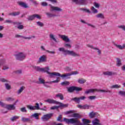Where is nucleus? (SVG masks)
<instances>
[{
	"label": "nucleus",
	"mask_w": 125,
	"mask_h": 125,
	"mask_svg": "<svg viewBox=\"0 0 125 125\" xmlns=\"http://www.w3.org/2000/svg\"><path fill=\"white\" fill-rule=\"evenodd\" d=\"M33 69L34 70H36V71H38V72H42L43 73H47L48 75L49 78H54V76L56 77H61L62 78V75L59 72H50L49 68L48 67H46L45 68H41L40 66H32Z\"/></svg>",
	"instance_id": "f257e3e1"
},
{
	"label": "nucleus",
	"mask_w": 125,
	"mask_h": 125,
	"mask_svg": "<svg viewBox=\"0 0 125 125\" xmlns=\"http://www.w3.org/2000/svg\"><path fill=\"white\" fill-rule=\"evenodd\" d=\"M59 51L62 52L64 56H67V55H70L73 56V57H80V53H76L73 50H66L63 47H60L59 48Z\"/></svg>",
	"instance_id": "f03ea898"
},
{
	"label": "nucleus",
	"mask_w": 125,
	"mask_h": 125,
	"mask_svg": "<svg viewBox=\"0 0 125 125\" xmlns=\"http://www.w3.org/2000/svg\"><path fill=\"white\" fill-rule=\"evenodd\" d=\"M63 121H65L66 124H67L68 125H74H74H82V123H81L80 121L77 119H67L64 118Z\"/></svg>",
	"instance_id": "7ed1b4c3"
},
{
	"label": "nucleus",
	"mask_w": 125,
	"mask_h": 125,
	"mask_svg": "<svg viewBox=\"0 0 125 125\" xmlns=\"http://www.w3.org/2000/svg\"><path fill=\"white\" fill-rule=\"evenodd\" d=\"M45 102H47V103H49V104H57L58 105H60L61 107H63V108H66V107H68V104H64L63 103H62L59 102H57L53 99H48L45 100Z\"/></svg>",
	"instance_id": "20e7f679"
},
{
	"label": "nucleus",
	"mask_w": 125,
	"mask_h": 125,
	"mask_svg": "<svg viewBox=\"0 0 125 125\" xmlns=\"http://www.w3.org/2000/svg\"><path fill=\"white\" fill-rule=\"evenodd\" d=\"M95 91H99V92H102L103 93H105L106 92H110V91H108L107 90H103V89H90L85 92V93L86 94H88V93H93V92H95Z\"/></svg>",
	"instance_id": "39448f33"
},
{
	"label": "nucleus",
	"mask_w": 125,
	"mask_h": 125,
	"mask_svg": "<svg viewBox=\"0 0 125 125\" xmlns=\"http://www.w3.org/2000/svg\"><path fill=\"white\" fill-rule=\"evenodd\" d=\"M60 80L61 79L60 77H57L56 80H54L53 81L45 82L44 83H43V84L45 87H49L50 86L47 83H49L50 84H51V83H59V82H60Z\"/></svg>",
	"instance_id": "423d86ee"
},
{
	"label": "nucleus",
	"mask_w": 125,
	"mask_h": 125,
	"mask_svg": "<svg viewBox=\"0 0 125 125\" xmlns=\"http://www.w3.org/2000/svg\"><path fill=\"white\" fill-rule=\"evenodd\" d=\"M53 116V113H52L46 114L45 115H43V116L41 118V120L43 122H46L48 121V120H49L50 119H51Z\"/></svg>",
	"instance_id": "0eeeda50"
},
{
	"label": "nucleus",
	"mask_w": 125,
	"mask_h": 125,
	"mask_svg": "<svg viewBox=\"0 0 125 125\" xmlns=\"http://www.w3.org/2000/svg\"><path fill=\"white\" fill-rule=\"evenodd\" d=\"M72 1L76 4H81L82 5H85L88 3L87 0H72Z\"/></svg>",
	"instance_id": "6e6552de"
},
{
	"label": "nucleus",
	"mask_w": 125,
	"mask_h": 125,
	"mask_svg": "<svg viewBox=\"0 0 125 125\" xmlns=\"http://www.w3.org/2000/svg\"><path fill=\"white\" fill-rule=\"evenodd\" d=\"M78 74H79L78 71H73L70 73H66L62 75V79H70V77H69L70 76H72L73 75H78Z\"/></svg>",
	"instance_id": "1a4fd4ad"
},
{
	"label": "nucleus",
	"mask_w": 125,
	"mask_h": 125,
	"mask_svg": "<svg viewBox=\"0 0 125 125\" xmlns=\"http://www.w3.org/2000/svg\"><path fill=\"white\" fill-rule=\"evenodd\" d=\"M15 57L17 60H23V59H25V57H26V54L23 53H19L15 55Z\"/></svg>",
	"instance_id": "9d476101"
},
{
	"label": "nucleus",
	"mask_w": 125,
	"mask_h": 125,
	"mask_svg": "<svg viewBox=\"0 0 125 125\" xmlns=\"http://www.w3.org/2000/svg\"><path fill=\"white\" fill-rule=\"evenodd\" d=\"M67 91L68 92H73V91L76 90V91H81L83 88L79 87L71 86L67 87Z\"/></svg>",
	"instance_id": "9b49d317"
},
{
	"label": "nucleus",
	"mask_w": 125,
	"mask_h": 125,
	"mask_svg": "<svg viewBox=\"0 0 125 125\" xmlns=\"http://www.w3.org/2000/svg\"><path fill=\"white\" fill-rule=\"evenodd\" d=\"M85 98H86L85 96H83L80 97L79 98H78V97L73 98L71 99V100H72L73 101H74L75 102H76L78 104H80L81 102V100H84Z\"/></svg>",
	"instance_id": "f8f14e48"
},
{
	"label": "nucleus",
	"mask_w": 125,
	"mask_h": 125,
	"mask_svg": "<svg viewBox=\"0 0 125 125\" xmlns=\"http://www.w3.org/2000/svg\"><path fill=\"white\" fill-rule=\"evenodd\" d=\"M50 6V11H55V12H60L62 11V9L58 7L53 6L51 5H49Z\"/></svg>",
	"instance_id": "ddd939ff"
},
{
	"label": "nucleus",
	"mask_w": 125,
	"mask_h": 125,
	"mask_svg": "<svg viewBox=\"0 0 125 125\" xmlns=\"http://www.w3.org/2000/svg\"><path fill=\"white\" fill-rule=\"evenodd\" d=\"M47 61V56L45 55L40 56L39 59V63H45Z\"/></svg>",
	"instance_id": "4468645a"
},
{
	"label": "nucleus",
	"mask_w": 125,
	"mask_h": 125,
	"mask_svg": "<svg viewBox=\"0 0 125 125\" xmlns=\"http://www.w3.org/2000/svg\"><path fill=\"white\" fill-rule=\"evenodd\" d=\"M0 66H3V70H8L9 67L5 64V61L4 60H0Z\"/></svg>",
	"instance_id": "2eb2a0df"
},
{
	"label": "nucleus",
	"mask_w": 125,
	"mask_h": 125,
	"mask_svg": "<svg viewBox=\"0 0 125 125\" xmlns=\"http://www.w3.org/2000/svg\"><path fill=\"white\" fill-rule=\"evenodd\" d=\"M59 37L60 38H61V39L63 40L65 42H70V39H69V37H68V36L63 35H60Z\"/></svg>",
	"instance_id": "dca6fc26"
},
{
	"label": "nucleus",
	"mask_w": 125,
	"mask_h": 125,
	"mask_svg": "<svg viewBox=\"0 0 125 125\" xmlns=\"http://www.w3.org/2000/svg\"><path fill=\"white\" fill-rule=\"evenodd\" d=\"M5 109L10 110H15V104H5Z\"/></svg>",
	"instance_id": "f3484780"
},
{
	"label": "nucleus",
	"mask_w": 125,
	"mask_h": 125,
	"mask_svg": "<svg viewBox=\"0 0 125 125\" xmlns=\"http://www.w3.org/2000/svg\"><path fill=\"white\" fill-rule=\"evenodd\" d=\"M96 17L98 19H105V16L103 13H99L96 15Z\"/></svg>",
	"instance_id": "a211bd4d"
},
{
	"label": "nucleus",
	"mask_w": 125,
	"mask_h": 125,
	"mask_svg": "<svg viewBox=\"0 0 125 125\" xmlns=\"http://www.w3.org/2000/svg\"><path fill=\"white\" fill-rule=\"evenodd\" d=\"M91 13H93V14H97L98 13V10L95 8L94 6H91L90 8Z\"/></svg>",
	"instance_id": "6ab92c4d"
},
{
	"label": "nucleus",
	"mask_w": 125,
	"mask_h": 125,
	"mask_svg": "<svg viewBox=\"0 0 125 125\" xmlns=\"http://www.w3.org/2000/svg\"><path fill=\"white\" fill-rule=\"evenodd\" d=\"M49 38L52 40V41H54L55 42H58V41H57V39L56 38H55V35H53V34H51L49 35Z\"/></svg>",
	"instance_id": "aec40b11"
},
{
	"label": "nucleus",
	"mask_w": 125,
	"mask_h": 125,
	"mask_svg": "<svg viewBox=\"0 0 125 125\" xmlns=\"http://www.w3.org/2000/svg\"><path fill=\"white\" fill-rule=\"evenodd\" d=\"M103 74L105 76H113V75H115V73L111 71H104Z\"/></svg>",
	"instance_id": "412c9836"
},
{
	"label": "nucleus",
	"mask_w": 125,
	"mask_h": 125,
	"mask_svg": "<svg viewBox=\"0 0 125 125\" xmlns=\"http://www.w3.org/2000/svg\"><path fill=\"white\" fill-rule=\"evenodd\" d=\"M19 4L21 6V7H23V8H27L28 7V5H27L26 3L23 2H19Z\"/></svg>",
	"instance_id": "4be33fe9"
},
{
	"label": "nucleus",
	"mask_w": 125,
	"mask_h": 125,
	"mask_svg": "<svg viewBox=\"0 0 125 125\" xmlns=\"http://www.w3.org/2000/svg\"><path fill=\"white\" fill-rule=\"evenodd\" d=\"M93 5L95 7V8H97L98 9H99V8H100V6H101V5H100V3L97 2H94L93 3Z\"/></svg>",
	"instance_id": "5701e85b"
},
{
	"label": "nucleus",
	"mask_w": 125,
	"mask_h": 125,
	"mask_svg": "<svg viewBox=\"0 0 125 125\" xmlns=\"http://www.w3.org/2000/svg\"><path fill=\"white\" fill-rule=\"evenodd\" d=\"M20 116L15 115L10 118V120L12 122H14V121H16L17 120H19V119H20Z\"/></svg>",
	"instance_id": "b1692460"
},
{
	"label": "nucleus",
	"mask_w": 125,
	"mask_h": 125,
	"mask_svg": "<svg viewBox=\"0 0 125 125\" xmlns=\"http://www.w3.org/2000/svg\"><path fill=\"white\" fill-rule=\"evenodd\" d=\"M35 38H36V36H31L29 37H25L21 36V38L24 39V40H31V39H35Z\"/></svg>",
	"instance_id": "393cba45"
},
{
	"label": "nucleus",
	"mask_w": 125,
	"mask_h": 125,
	"mask_svg": "<svg viewBox=\"0 0 125 125\" xmlns=\"http://www.w3.org/2000/svg\"><path fill=\"white\" fill-rule=\"evenodd\" d=\"M41 115V113H35L31 115L32 118H35L36 120H39V115Z\"/></svg>",
	"instance_id": "a878e982"
},
{
	"label": "nucleus",
	"mask_w": 125,
	"mask_h": 125,
	"mask_svg": "<svg viewBox=\"0 0 125 125\" xmlns=\"http://www.w3.org/2000/svg\"><path fill=\"white\" fill-rule=\"evenodd\" d=\"M85 82H86V80H85V79H83V78L79 79L78 80V83H81V84L84 83H85Z\"/></svg>",
	"instance_id": "bb28decb"
},
{
	"label": "nucleus",
	"mask_w": 125,
	"mask_h": 125,
	"mask_svg": "<svg viewBox=\"0 0 125 125\" xmlns=\"http://www.w3.org/2000/svg\"><path fill=\"white\" fill-rule=\"evenodd\" d=\"M56 97H59L61 100H64V97L62 93H59L56 95Z\"/></svg>",
	"instance_id": "cd10ccee"
},
{
	"label": "nucleus",
	"mask_w": 125,
	"mask_h": 125,
	"mask_svg": "<svg viewBox=\"0 0 125 125\" xmlns=\"http://www.w3.org/2000/svg\"><path fill=\"white\" fill-rule=\"evenodd\" d=\"M25 89L24 86H21L20 88V89L18 90L17 93L18 94H21V92Z\"/></svg>",
	"instance_id": "c85d7f7f"
},
{
	"label": "nucleus",
	"mask_w": 125,
	"mask_h": 125,
	"mask_svg": "<svg viewBox=\"0 0 125 125\" xmlns=\"http://www.w3.org/2000/svg\"><path fill=\"white\" fill-rule=\"evenodd\" d=\"M20 14V12H15L13 13H11L9 14V15H11L12 16H17Z\"/></svg>",
	"instance_id": "c756f323"
},
{
	"label": "nucleus",
	"mask_w": 125,
	"mask_h": 125,
	"mask_svg": "<svg viewBox=\"0 0 125 125\" xmlns=\"http://www.w3.org/2000/svg\"><path fill=\"white\" fill-rule=\"evenodd\" d=\"M116 66L117 67H120V66H122V62L120 59H117Z\"/></svg>",
	"instance_id": "7c9ffc66"
},
{
	"label": "nucleus",
	"mask_w": 125,
	"mask_h": 125,
	"mask_svg": "<svg viewBox=\"0 0 125 125\" xmlns=\"http://www.w3.org/2000/svg\"><path fill=\"white\" fill-rule=\"evenodd\" d=\"M35 105H36L33 106L34 110H40L41 107H40V104L39 103H36Z\"/></svg>",
	"instance_id": "2f4dec72"
},
{
	"label": "nucleus",
	"mask_w": 125,
	"mask_h": 125,
	"mask_svg": "<svg viewBox=\"0 0 125 125\" xmlns=\"http://www.w3.org/2000/svg\"><path fill=\"white\" fill-rule=\"evenodd\" d=\"M35 105H36L33 106L34 110H40L41 107H40V104L39 103H36Z\"/></svg>",
	"instance_id": "473e14b6"
},
{
	"label": "nucleus",
	"mask_w": 125,
	"mask_h": 125,
	"mask_svg": "<svg viewBox=\"0 0 125 125\" xmlns=\"http://www.w3.org/2000/svg\"><path fill=\"white\" fill-rule=\"evenodd\" d=\"M64 46L65 47H67V48H72V44H71V43H65L64 44Z\"/></svg>",
	"instance_id": "72a5a7b5"
},
{
	"label": "nucleus",
	"mask_w": 125,
	"mask_h": 125,
	"mask_svg": "<svg viewBox=\"0 0 125 125\" xmlns=\"http://www.w3.org/2000/svg\"><path fill=\"white\" fill-rule=\"evenodd\" d=\"M118 94H119V95H120V96H124V97H125V91H123V90L119 91L118 92Z\"/></svg>",
	"instance_id": "f704fd0d"
},
{
	"label": "nucleus",
	"mask_w": 125,
	"mask_h": 125,
	"mask_svg": "<svg viewBox=\"0 0 125 125\" xmlns=\"http://www.w3.org/2000/svg\"><path fill=\"white\" fill-rule=\"evenodd\" d=\"M72 118H81V115L78 113H74L71 115Z\"/></svg>",
	"instance_id": "c9c22d12"
},
{
	"label": "nucleus",
	"mask_w": 125,
	"mask_h": 125,
	"mask_svg": "<svg viewBox=\"0 0 125 125\" xmlns=\"http://www.w3.org/2000/svg\"><path fill=\"white\" fill-rule=\"evenodd\" d=\"M47 16H48V17H55L56 16H57V15H54L53 14H51L50 13H46Z\"/></svg>",
	"instance_id": "e433bc0d"
},
{
	"label": "nucleus",
	"mask_w": 125,
	"mask_h": 125,
	"mask_svg": "<svg viewBox=\"0 0 125 125\" xmlns=\"http://www.w3.org/2000/svg\"><path fill=\"white\" fill-rule=\"evenodd\" d=\"M39 83H41L42 84H43L45 83L44 80H43V79L41 77L39 78Z\"/></svg>",
	"instance_id": "4c0bfd02"
},
{
	"label": "nucleus",
	"mask_w": 125,
	"mask_h": 125,
	"mask_svg": "<svg viewBox=\"0 0 125 125\" xmlns=\"http://www.w3.org/2000/svg\"><path fill=\"white\" fill-rule=\"evenodd\" d=\"M82 10L83 11H84L85 12H86L87 13H89V14L91 13V11H90V10L86 8H84L82 9Z\"/></svg>",
	"instance_id": "58836bf2"
},
{
	"label": "nucleus",
	"mask_w": 125,
	"mask_h": 125,
	"mask_svg": "<svg viewBox=\"0 0 125 125\" xmlns=\"http://www.w3.org/2000/svg\"><path fill=\"white\" fill-rule=\"evenodd\" d=\"M121 87V85L115 84L111 86V88H120Z\"/></svg>",
	"instance_id": "ea45409f"
},
{
	"label": "nucleus",
	"mask_w": 125,
	"mask_h": 125,
	"mask_svg": "<svg viewBox=\"0 0 125 125\" xmlns=\"http://www.w3.org/2000/svg\"><path fill=\"white\" fill-rule=\"evenodd\" d=\"M27 19L29 21L34 20V19H35V16H34V15L28 16V18H27Z\"/></svg>",
	"instance_id": "a19ab883"
},
{
	"label": "nucleus",
	"mask_w": 125,
	"mask_h": 125,
	"mask_svg": "<svg viewBox=\"0 0 125 125\" xmlns=\"http://www.w3.org/2000/svg\"><path fill=\"white\" fill-rule=\"evenodd\" d=\"M5 86L6 89H7V90H9V89H11V86H10L8 83H5Z\"/></svg>",
	"instance_id": "79ce46f5"
},
{
	"label": "nucleus",
	"mask_w": 125,
	"mask_h": 125,
	"mask_svg": "<svg viewBox=\"0 0 125 125\" xmlns=\"http://www.w3.org/2000/svg\"><path fill=\"white\" fill-rule=\"evenodd\" d=\"M27 109H29V110H30L31 111H34V106L31 105H27Z\"/></svg>",
	"instance_id": "37998d69"
},
{
	"label": "nucleus",
	"mask_w": 125,
	"mask_h": 125,
	"mask_svg": "<svg viewBox=\"0 0 125 125\" xmlns=\"http://www.w3.org/2000/svg\"><path fill=\"white\" fill-rule=\"evenodd\" d=\"M36 24H37V26H39V27H43V23H42L41 21L36 22Z\"/></svg>",
	"instance_id": "c03bdc74"
},
{
	"label": "nucleus",
	"mask_w": 125,
	"mask_h": 125,
	"mask_svg": "<svg viewBox=\"0 0 125 125\" xmlns=\"http://www.w3.org/2000/svg\"><path fill=\"white\" fill-rule=\"evenodd\" d=\"M6 101H8L9 102H12L13 101H14V99L11 97H8L6 98Z\"/></svg>",
	"instance_id": "a18cd8bd"
},
{
	"label": "nucleus",
	"mask_w": 125,
	"mask_h": 125,
	"mask_svg": "<svg viewBox=\"0 0 125 125\" xmlns=\"http://www.w3.org/2000/svg\"><path fill=\"white\" fill-rule=\"evenodd\" d=\"M62 85H69L70 84V82L68 81H65L63 82H62L61 83Z\"/></svg>",
	"instance_id": "49530a36"
},
{
	"label": "nucleus",
	"mask_w": 125,
	"mask_h": 125,
	"mask_svg": "<svg viewBox=\"0 0 125 125\" xmlns=\"http://www.w3.org/2000/svg\"><path fill=\"white\" fill-rule=\"evenodd\" d=\"M29 118H26L25 117L21 118V121L23 122V123H26V122H29Z\"/></svg>",
	"instance_id": "de8ad7c7"
},
{
	"label": "nucleus",
	"mask_w": 125,
	"mask_h": 125,
	"mask_svg": "<svg viewBox=\"0 0 125 125\" xmlns=\"http://www.w3.org/2000/svg\"><path fill=\"white\" fill-rule=\"evenodd\" d=\"M115 46H116V47H117V48H119V49H124L123 45L115 44Z\"/></svg>",
	"instance_id": "09e8293b"
},
{
	"label": "nucleus",
	"mask_w": 125,
	"mask_h": 125,
	"mask_svg": "<svg viewBox=\"0 0 125 125\" xmlns=\"http://www.w3.org/2000/svg\"><path fill=\"white\" fill-rule=\"evenodd\" d=\"M97 98L96 96H90L88 97V99L90 100H95V99Z\"/></svg>",
	"instance_id": "8fccbe9b"
},
{
	"label": "nucleus",
	"mask_w": 125,
	"mask_h": 125,
	"mask_svg": "<svg viewBox=\"0 0 125 125\" xmlns=\"http://www.w3.org/2000/svg\"><path fill=\"white\" fill-rule=\"evenodd\" d=\"M34 18H37V19L41 20L42 19V16L40 15L34 14Z\"/></svg>",
	"instance_id": "3c124183"
},
{
	"label": "nucleus",
	"mask_w": 125,
	"mask_h": 125,
	"mask_svg": "<svg viewBox=\"0 0 125 125\" xmlns=\"http://www.w3.org/2000/svg\"><path fill=\"white\" fill-rule=\"evenodd\" d=\"M60 105L59 106H52L51 107V110H55V109H58V108H60V107H63V106H60V104H59Z\"/></svg>",
	"instance_id": "603ef678"
},
{
	"label": "nucleus",
	"mask_w": 125,
	"mask_h": 125,
	"mask_svg": "<svg viewBox=\"0 0 125 125\" xmlns=\"http://www.w3.org/2000/svg\"><path fill=\"white\" fill-rule=\"evenodd\" d=\"M90 118H94L95 116V113L93 112H90L89 114Z\"/></svg>",
	"instance_id": "864d4df0"
},
{
	"label": "nucleus",
	"mask_w": 125,
	"mask_h": 125,
	"mask_svg": "<svg viewBox=\"0 0 125 125\" xmlns=\"http://www.w3.org/2000/svg\"><path fill=\"white\" fill-rule=\"evenodd\" d=\"M87 46L88 47H89L90 48H92V49H96V48L93 47V45L90 44H88L87 45Z\"/></svg>",
	"instance_id": "5fc2aeb1"
},
{
	"label": "nucleus",
	"mask_w": 125,
	"mask_h": 125,
	"mask_svg": "<svg viewBox=\"0 0 125 125\" xmlns=\"http://www.w3.org/2000/svg\"><path fill=\"white\" fill-rule=\"evenodd\" d=\"M6 104L3 103V102L0 101V106L1 107H3V108H5Z\"/></svg>",
	"instance_id": "6e6d98bb"
},
{
	"label": "nucleus",
	"mask_w": 125,
	"mask_h": 125,
	"mask_svg": "<svg viewBox=\"0 0 125 125\" xmlns=\"http://www.w3.org/2000/svg\"><path fill=\"white\" fill-rule=\"evenodd\" d=\"M89 109V105L87 104H85L83 105V109Z\"/></svg>",
	"instance_id": "4d7b16f0"
},
{
	"label": "nucleus",
	"mask_w": 125,
	"mask_h": 125,
	"mask_svg": "<svg viewBox=\"0 0 125 125\" xmlns=\"http://www.w3.org/2000/svg\"><path fill=\"white\" fill-rule=\"evenodd\" d=\"M87 26L91 27V28H95V26L92 24L87 23Z\"/></svg>",
	"instance_id": "13d9d810"
},
{
	"label": "nucleus",
	"mask_w": 125,
	"mask_h": 125,
	"mask_svg": "<svg viewBox=\"0 0 125 125\" xmlns=\"http://www.w3.org/2000/svg\"><path fill=\"white\" fill-rule=\"evenodd\" d=\"M42 6H47V3L46 2H42L41 3Z\"/></svg>",
	"instance_id": "bf43d9fd"
},
{
	"label": "nucleus",
	"mask_w": 125,
	"mask_h": 125,
	"mask_svg": "<svg viewBox=\"0 0 125 125\" xmlns=\"http://www.w3.org/2000/svg\"><path fill=\"white\" fill-rule=\"evenodd\" d=\"M21 112L26 113V112H27V110L26 109V107H22L21 108Z\"/></svg>",
	"instance_id": "052dcab7"
},
{
	"label": "nucleus",
	"mask_w": 125,
	"mask_h": 125,
	"mask_svg": "<svg viewBox=\"0 0 125 125\" xmlns=\"http://www.w3.org/2000/svg\"><path fill=\"white\" fill-rule=\"evenodd\" d=\"M5 23H9L10 24H11L12 23H13V22L11 20H7L5 21Z\"/></svg>",
	"instance_id": "680f3d73"
},
{
	"label": "nucleus",
	"mask_w": 125,
	"mask_h": 125,
	"mask_svg": "<svg viewBox=\"0 0 125 125\" xmlns=\"http://www.w3.org/2000/svg\"><path fill=\"white\" fill-rule=\"evenodd\" d=\"M41 50H42L43 51H46V50H47L45 49V47H44V46H41Z\"/></svg>",
	"instance_id": "e2e57ef3"
},
{
	"label": "nucleus",
	"mask_w": 125,
	"mask_h": 125,
	"mask_svg": "<svg viewBox=\"0 0 125 125\" xmlns=\"http://www.w3.org/2000/svg\"><path fill=\"white\" fill-rule=\"evenodd\" d=\"M24 26L23 25H20L18 26V28H19L20 30H22V29H23Z\"/></svg>",
	"instance_id": "0e129e2a"
},
{
	"label": "nucleus",
	"mask_w": 125,
	"mask_h": 125,
	"mask_svg": "<svg viewBox=\"0 0 125 125\" xmlns=\"http://www.w3.org/2000/svg\"><path fill=\"white\" fill-rule=\"evenodd\" d=\"M78 108H79V109H83V105L78 104L77 105Z\"/></svg>",
	"instance_id": "69168bd1"
},
{
	"label": "nucleus",
	"mask_w": 125,
	"mask_h": 125,
	"mask_svg": "<svg viewBox=\"0 0 125 125\" xmlns=\"http://www.w3.org/2000/svg\"><path fill=\"white\" fill-rule=\"evenodd\" d=\"M52 125H63V124H62V123L57 124L56 122H53L52 123Z\"/></svg>",
	"instance_id": "338daca9"
},
{
	"label": "nucleus",
	"mask_w": 125,
	"mask_h": 125,
	"mask_svg": "<svg viewBox=\"0 0 125 125\" xmlns=\"http://www.w3.org/2000/svg\"><path fill=\"white\" fill-rule=\"evenodd\" d=\"M40 110H41L42 111H46V106H44L43 108H40Z\"/></svg>",
	"instance_id": "774afa93"
}]
</instances>
